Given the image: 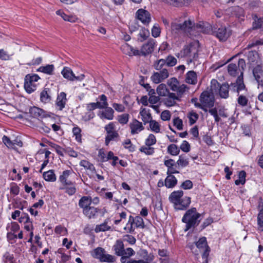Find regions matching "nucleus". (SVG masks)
<instances>
[{"mask_svg": "<svg viewBox=\"0 0 263 263\" xmlns=\"http://www.w3.org/2000/svg\"><path fill=\"white\" fill-rule=\"evenodd\" d=\"M167 84L171 90L176 93H169V96L164 99L163 103L167 107L175 106L177 102L181 101L183 94L187 90V87L185 84H180L178 80L174 77L168 80Z\"/></svg>", "mask_w": 263, "mask_h": 263, "instance_id": "obj_1", "label": "nucleus"}, {"mask_svg": "<svg viewBox=\"0 0 263 263\" xmlns=\"http://www.w3.org/2000/svg\"><path fill=\"white\" fill-rule=\"evenodd\" d=\"M245 66V61L242 59H239L237 64L230 63L228 66V73L230 76L232 77L238 76L236 82L230 84V86L233 88L234 91L239 93L246 88L243 81V70Z\"/></svg>", "mask_w": 263, "mask_h": 263, "instance_id": "obj_2", "label": "nucleus"}, {"mask_svg": "<svg viewBox=\"0 0 263 263\" xmlns=\"http://www.w3.org/2000/svg\"><path fill=\"white\" fill-rule=\"evenodd\" d=\"M195 26V23L191 20L184 21L183 23L178 19H175L172 23L171 30L175 36H178L182 33H189Z\"/></svg>", "mask_w": 263, "mask_h": 263, "instance_id": "obj_3", "label": "nucleus"}, {"mask_svg": "<svg viewBox=\"0 0 263 263\" xmlns=\"http://www.w3.org/2000/svg\"><path fill=\"white\" fill-rule=\"evenodd\" d=\"M183 195L182 191H174L170 195L169 200L174 204V208L176 210H184L191 203V198L188 197L182 198Z\"/></svg>", "mask_w": 263, "mask_h": 263, "instance_id": "obj_4", "label": "nucleus"}, {"mask_svg": "<svg viewBox=\"0 0 263 263\" xmlns=\"http://www.w3.org/2000/svg\"><path fill=\"white\" fill-rule=\"evenodd\" d=\"M201 214L197 212L195 208L188 210L182 218V221L186 224L185 231L198 226L200 221L199 219Z\"/></svg>", "mask_w": 263, "mask_h": 263, "instance_id": "obj_5", "label": "nucleus"}, {"mask_svg": "<svg viewBox=\"0 0 263 263\" xmlns=\"http://www.w3.org/2000/svg\"><path fill=\"white\" fill-rule=\"evenodd\" d=\"M198 49L195 44H191L184 47L180 52L178 54V57H187L190 61L196 59L198 55Z\"/></svg>", "mask_w": 263, "mask_h": 263, "instance_id": "obj_6", "label": "nucleus"}, {"mask_svg": "<svg viewBox=\"0 0 263 263\" xmlns=\"http://www.w3.org/2000/svg\"><path fill=\"white\" fill-rule=\"evenodd\" d=\"M40 78L36 74H28L25 76L24 88L28 93H31L36 89L35 84Z\"/></svg>", "mask_w": 263, "mask_h": 263, "instance_id": "obj_7", "label": "nucleus"}, {"mask_svg": "<svg viewBox=\"0 0 263 263\" xmlns=\"http://www.w3.org/2000/svg\"><path fill=\"white\" fill-rule=\"evenodd\" d=\"M92 255L94 258L99 259L101 262H113L115 260L113 256L105 254L104 249L100 247L95 249Z\"/></svg>", "mask_w": 263, "mask_h": 263, "instance_id": "obj_8", "label": "nucleus"}, {"mask_svg": "<svg viewBox=\"0 0 263 263\" xmlns=\"http://www.w3.org/2000/svg\"><path fill=\"white\" fill-rule=\"evenodd\" d=\"M104 128L107 133L105 143L106 145H108L111 141L115 140L119 137V134L116 130V126L114 122H110Z\"/></svg>", "mask_w": 263, "mask_h": 263, "instance_id": "obj_9", "label": "nucleus"}, {"mask_svg": "<svg viewBox=\"0 0 263 263\" xmlns=\"http://www.w3.org/2000/svg\"><path fill=\"white\" fill-rule=\"evenodd\" d=\"M169 77L168 70L164 68L160 72H154L151 76L152 81L155 84H159Z\"/></svg>", "mask_w": 263, "mask_h": 263, "instance_id": "obj_10", "label": "nucleus"}, {"mask_svg": "<svg viewBox=\"0 0 263 263\" xmlns=\"http://www.w3.org/2000/svg\"><path fill=\"white\" fill-rule=\"evenodd\" d=\"M136 16L137 19L145 25L148 24L151 21V14L144 9H138L136 13Z\"/></svg>", "mask_w": 263, "mask_h": 263, "instance_id": "obj_11", "label": "nucleus"}, {"mask_svg": "<svg viewBox=\"0 0 263 263\" xmlns=\"http://www.w3.org/2000/svg\"><path fill=\"white\" fill-rule=\"evenodd\" d=\"M253 74L258 86L263 87V66L256 65L253 69Z\"/></svg>", "mask_w": 263, "mask_h": 263, "instance_id": "obj_12", "label": "nucleus"}, {"mask_svg": "<svg viewBox=\"0 0 263 263\" xmlns=\"http://www.w3.org/2000/svg\"><path fill=\"white\" fill-rule=\"evenodd\" d=\"M128 223L130 224V227L129 228V232L131 233L134 231V229L133 228V224H135L137 228H144V223L142 217L140 216H136L134 218L133 216H130L128 219V222L127 224V226Z\"/></svg>", "mask_w": 263, "mask_h": 263, "instance_id": "obj_13", "label": "nucleus"}, {"mask_svg": "<svg viewBox=\"0 0 263 263\" xmlns=\"http://www.w3.org/2000/svg\"><path fill=\"white\" fill-rule=\"evenodd\" d=\"M214 34L220 41H225L230 36L231 32L226 27H221L214 32Z\"/></svg>", "mask_w": 263, "mask_h": 263, "instance_id": "obj_14", "label": "nucleus"}, {"mask_svg": "<svg viewBox=\"0 0 263 263\" xmlns=\"http://www.w3.org/2000/svg\"><path fill=\"white\" fill-rule=\"evenodd\" d=\"M129 127L132 135L138 134L144 129L142 122L137 119H133L132 121L129 124Z\"/></svg>", "mask_w": 263, "mask_h": 263, "instance_id": "obj_15", "label": "nucleus"}, {"mask_svg": "<svg viewBox=\"0 0 263 263\" xmlns=\"http://www.w3.org/2000/svg\"><path fill=\"white\" fill-rule=\"evenodd\" d=\"M67 101L66 94L64 92H60L55 101L56 108L59 110H62L65 108Z\"/></svg>", "mask_w": 263, "mask_h": 263, "instance_id": "obj_16", "label": "nucleus"}, {"mask_svg": "<svg viewBox=\"0 0 263 263\" xmlns=\"http://www.w3.org/2000/svg\"><path fill=\"white\" fill-rule=\"evenodd\" d=\"M155 42L153 40H149L146 44H144L140 51V55L145 56L151 53L154 49Z\"/></svg>", "mask_w": 263, "mask_h": 263, "instance_id": "obj_17", "label": "nucleus"}, {"mask_svg": "<svg viewBox=\"0 0 263 263\" xmlns=\"http://www.w3.org/2000/svg\"><path fill=\"white\" fill-rule=\"evenodd\" d=\"M104 110L100 111L98 116L101 119H107L108 120H112L114 118V111L113 109L109 107L104 108Z\"/></svg>", "mask_w": 263, "mask_h": 263, "instance_id": "obj_18", "label": "nucleus"}, {"mask_svg": "<svg viewBox=\"0 0 263 263\" xmlns=\"http://www.w3.org/2000/svg\"><path fill=\"white\" fill-rule=\"evenodd\" d=\"M229 89L234 91L233 88L227 83H223L220 85L218 93L221 98L227 99L229 96Z\"/></svg>", "mask_w": 263, "mask_h": 263, "instance_id": "obj_19", "label": "nucleus"}, {"mask_svg": "<svg viewBox=\"0 0 263 263\" xmlns=\"http://www.w3.org/2000/svg\"><path fill=\"white\" fill-rule=\"evenodd\" d=\"M121 50L125 54L129 56L140 55V51L125 43L121 46Z\"/></svg>", "mask_w": 263, "mask_h": 263, "instance_id": "obj_20", "label": "nucleus"}, {"mask_svg": "<svg viewBox=\"0 0 263 263\" xmlns=\"http://www.w3.org/2000/svg\"><path fill=\"white\" fill-rule=\"evenodd\" d=\"M73 173L71 170H65L63 172L62 174L59 177L60 182L64 185H72V182L68 180L69 176Z\"/></svg>", "mask_w": 263, "mask_h": 263, "instance_id": "obj_21", "label": "nucleus"}, {"mask_svg": "<svg viewBox=\"0 0 263 263\" xmlns=\"http://www.w3.org/2000/svg\"><path fill=\"white\" fill-rule=\"evenodd\" d=\"M200 101L202 104L206 106H213L214 104V100L210 97L208 91H204L201 94Z\"/></svg>", "mask_w": 263, "mask_h": 263, "instance_id": "obj_22", "label": "nucleus"}, {"mask_svg": "<svg viewBox=\"0 0 263 263\" xmlns=\"http://www.w3.org/2000/svg\"><path fill=\"white\" fill-rule=\"evenodd\" d=\"M30 113L34 118H43L46 117L45 111L44 110L35 106L30 109Z\"/></svg>", "mask_w": 263, "mask_h": 263, "instance_id": "obj_23", "label": "nucleus"}, {"mask_svg": "<svg viewBox=\"0 0 263 263\" xmlns=\"http://www.w3.org/2000/svg\"><path fill=\"white\" fill-rule=\"evenodd\" d=\"M40 100L44 104H47L51 101L49 89L45 88L40 93Z\"/></svg>", "mask_w": 263, "mask_h": 263, "instance_id": "obj_24", "label": "nucleus"}, {"mask_svg": "<svg viewBox=\"0 0 263 263\" xmlns=\"http://www.w3.org/2000/svg\"><path fill=\"white\" fill-rule=\"evenodd\" d=\"M165 165L167 167V174H172L178 173L179 172L177 171L175 168L174 167L175 161L174 160L170 159L167 160H165L164 161Z\"/></svg>", "mask_w": 263, "mask_h": 263, "instance_id": "obj_25", "label": "nucleus"}, {"mask_svg": "<svg viewBox=\"0 0 263 263\" xmlns=\"http://www.w3.org/2000/svg\"><path fill=\"white\" fill-rule=\"evenodd\" d=\"M156 91L159 96L165 97V98L169 96V93H171L166 85L164 84L159 85L156 89Z\"/></svg>", "mask_w": 263, "mask_h": 263, "instance_id": "obj_26", "label": "nucleus"}, {"mask_svg": "<svg viewBox=\"0 0 263 263\" xmlns=\"http://www.w3.org/2000/svg\"><path fill=\"white\" fill-rule=\"evenodd\" d=\"M61 73L65 79L71 81H73L75 75L70 68L67 67H64L61 71Z\"/></svg>", "mask_w": 263, "mask_h": 263, "instance_id": "obj_27", "label": "nucleus"}, {"mask_svg": "<svg viewBox=\"0 0 263 263\" xmlns=\"http://www.w3.org/2000/svg\"><path fill=\"white\" fill-rule=\"evenodd\" d=\"M113 248L116 255L118 256H122L123 255L124 245L122 240H117L113 246Z\"/></svg>", "mask_w": 263, "mask_h": 263, "instance_id": "obj_28", "label": "nucleus"}, {"mask_svg": "<svg viewBox=\"0 0 263 263\" xmlns=\"http://www.w3.org/2000/svg\"><path fill=\"white\" fill-rule=\"evenodd\" d=\"M177 182V180L176 177L170 174L168 175L165 180V185L167 188H172L175 186Z\"/></svg>", "mask_w": 263, "mask_h": 263, "instance_id": "obj_29", "label": "nucleus"}, {"mask_svg": "<svg viewBox=\"0 0 263 263\" xmlns=\"http://www.w3.org/2000/svg\"><path fill=\"white\" fill-rule=\"evenodd\" d=\"M140 115L142 117V120L144 124L148 123L152 119V116L149 110L146 108H142L140 111Z\"/></svg>", "mask_w": 263, "mask_h": 263, "instance_id": "obj_30", "label": "nucleus"}, {"mask_svg": "<svg viewBox=\"0 0 263 263\" xmlns=\"http://www.w3.org/2000/svg\"><path fill=\"white\" fill-rule=\"evenodd\" d=\"M54 69V65L52 64H48L46 66H42L40 67L37 69V71L39 72H42L43 73L51 75L53 74V72Z\"/></svg>", "mask_w": 263, "mask_h": 263, "instance_id": "obj_31", "label": "nucleus"}, {"mask_svg": "<svg viewBox=\"0 0 263 263\" xmlns=\"http://www.w3.org/2000/svg\"><path fill=\"white\" fill-rule=\"evenodd\" d=\"M98 212L97 209L93 206H89L83 211V214L89 219L94 218Z\"/></svg>", "mask_w": 263, "mask_h": 263, "instance_id": "obj_32", "label": "nucleus"}, {"mask_svg": "<svg viewBox=\"0 0 263 263\" xmlns=\"http://www.w3.org/2000/svg\"><path fill=\"white\" fill-rule=\"evenodd\" d=\"M186 82L191 84H194L197 81L196 73L193 71H189L186 76Z\"/></svg>", "mask_w": 263, "mask_h": 263, "instance_id": "obj_33", "label": "nucleus"}, {"mask_svg": "<svg viewBox=\"0 0 263 263\" xmlns=\"http://www.w3.org/2000/svg\"><path fill=\"white\" fill-rule=\"evenodd\" d=\"M91 202V199L90 197L84 196L80 199L79 205L84 210L90 206Z\"/></svg>", "mask_w": 263, "mask_h": 263, "instance_id": "obj_34", "label": "nucleus"}, {"mask_svg": "<svg viewBox=\"0 0 263 263\" xmlns=\"http://www.w3.org/2000/svg\"><path fill=\"white\" fill-rule=\"evenodd\" d=\"M108 220H105L104 222L100 224L97 225L95 229V231L96 233H99L100 232H104L106 231H108L110 229V227L107 225Z\"/></svg>", "mask_w": 263, "mask_h": 263, "instance_id": "obj_35", "label": "nucleus"}, {"mask_svg": "<svg viewBox=\"0 0 263 263\" xmlns=\"http://www.w3.org/2000/svg\"><path fill=\"white\" fill-rule=\"evenodd\" d=\"M100 101H97V103L99 106V109H104L108 106L107 99L105 95H101L99 97Z\"/></svg>", "mask_w": 263, "mask_h": 263, "instance_id": "obj_36", "label": "nucleus"}, {"mask_svg": "<svg viewBox=\"0 0 263 263\" xmlns=\"http://www.w3.org/2000/svg\"><path fill=\"white\" fill-rule=\"evenodd\" d=\"M43 177L47 181L54 182L56 180V176L53 170L44 172Z\"/></svg>", "mask_w": 263, "mask_h": 263, "instance_id": "obj_37", "label": "nucleus"}, {"mask_svg": "<svg viewBox=\"0 0 263 263\" xmlns=\"http://www.w3.org/2000/svg\"><path fill=\"white\" fill-rule=\"evenodd\" d=\"M254 22L252 24L253 29H257L261 28L263 25V21L261 18H258L256 14L253 15Z\"/></svg>", "mask_w": 263, "mask_h": 263, "instance_id": "obj_38", "label": "nucleus"}, {"mask_svg": "<svg viewBox=\"0 0 263 263\" xmlns=\"http://www.w3.org/2000/svg\"><path fill=\"white\" fill-rule=\"evenodd\" d=\"M167 152L172 156H177L180 153V148L174 144H171L167 147Z\"/></svg>", "mask_w": 263, "mask_h": 263, "instance_id": "obj_39", "label": "nucleus"}, {"mask_svg": "<svg viewBox=\"0 0 263 263\" xmlns=\"http://www.w3.org/2000/svg\"><path fill=\"white\" fill-rule=\"evenodd\" d=\"M151 130L155 133H159L160 132V125L158 122L151 120L149 122Z\"/></svg>", "mask_w": 263, "mask_h": 263, "instance_id": "obj_40", "label": "nucleus"}, {"mask_svg": "<svg viewBox=\"0 0 263 263\" xmlns=\"http://www.w3.org/2000/svg\"><path fill=\"white\" fill-rule=\"evenodd\" d=\"M80 165L91 172H94L96 171L94 165L90 162L85 160H81L80 162Z\"/></svg>", "mask_w": 263, "mask_h": 263, "instance_id": "obj_41", "label": "nucleus"}, {"mask_svg": "<svg viewBox=\"0 0 263 263\" xmlns=\"http://www.w3.org/2000/svg\"><path fill=\"white\" fill-rule=\"evenodd\" d=\"M220 85L215 79H212L211 82V91L213 94H217L220 88Z\"/></svg>", "mask_w": 263, "mask_h": 263, "instance_id": "obj_42", "label": "nucleus"}, {"mask_svg": "<svg viewBox=\"0 0 263 263\" xmlns=\"http://www.w3.org/2000/svg\"><path fill=\"white\" fill-rule=\"evenodd\" d=\"M237 93L238 96L237 98L238 104L242 107H245L247 106L249 102L248 98L243 95H239V92Z\"/></svg>", "mask_w": 263, "mask_h": 263, "instance_id": "obj_43", "label": "nucleus"}, {"mask_svg": "<svg viewBox=\"0 0 263 263\" xmlns=\"http://www.w3.org/2000/svg\"><path fill=\"white\" fill-rule=\"evenodd\" d=\"M139 151L141 152L144 153L146 155H152L154 154L155 152V149L154 147L149 146H147L146 145L141 146L140 148Z\"/></svg>", "mask_w": 263, "mask_h": 263, "instance_id": "obj_44", "label": "nucleus"}, {"mask_svg": "<svg viewBox=\"0 0 263 263\" xmlns=\"http://www.w3.org/2000/svg\"><path fill=\"white\" fill-rule=\"evenodd\" d=\"M129 115L127 113L122 114L117 116L118 121L121 124H126L129 120Z\"/></svg>", "mask_w": 263, "mask_h": 263, "instance_id": "obj_45", "label": "nucleus"}, {"mask_svg": "<svg viewBox=\"0 0 263 263\" xmlns=\"http://www.w3.org/2000/svg\"><path fill=\"white\" fill-rule=\"evenodd\" d=\"M8 229H9V230H8L7 235L9 236L10 235H12V233H14L17 232L20 230V226L17 222H13L11 223Z\"/></svg>", "mask_w": 263, "mask_h": 263, "instance_id": "obj_46", "label": "nucleus"}, {"mask_svg": "<svg viewBox=\"0 0 263 263\" xmlns=\"http://www.w3.org/2000/svg\"><path fill=\"white\" fill-rule=\"evenodd\" d=\"M197 247L200 249H205L206 247H209L207 245L206 238L203 237L200 238L199 240L196 243Z\"/></svg>", "mask_w": 263, "mask_h": 263, "instance_id": "obj_47", "label": "nucleus"}, {"mask_svg": "<svg viewBox=\"0 0 263 263\" xmlns=\"http://www.w3.org/2000/svg\"><path fill=\"white\" fill-rule=\"evenodd\" d=\"M156 137L152 134L148 135L147 138L145 139V144L147 146H151L156 143Z\"/></svg>", "mask_w": 263, "mask_h": 263, "instance_id": "obj_48", "label": "nucleus"}, {"mask_svg": "<svg viewBox=\"0 0 263 263\" xmlns=\"http://www.w3.org/2000/svg\"><path fill=\"white\" fill-rule=\"evenodd\" d=\"M163 2L168 3L175 7H179L184 5V0H162Z\"/></svg>", "mask_w": 263, "mask_h": 263, "instance_id": "obj_49", "label": "nucleus"}, {"mask_svg": "<svg viewBox=\"0 0 263 263\" xmlns=\"http://www.w3.org/2000/svg\"><path fill=\"white\" fill-rule=\"evenodd\" d=\"M166 64V61L165 59H160L156 61L154 64V67L157 70H161L163 66Z\"/></svg>", "mask_w": 263, "mask_h": 263, "instance_id": "obj_50", "label": "nucleus"}, {"mask_svg": "<svg viewBox=\"0 0 263 263\" xmlns=\"http://www.w3.org/2000/svg\"><path fill=\"white\" fill-rule=\"evenodd\" d=\"M177 163L182 167H185L189 164L188 159L183 155H180L177 161Z\"/></svg>", "mask_w": 263, "mask_h": 263, "instance_id": "obj_51", "label": "nucleus"}, {"mask_svg": "<svg viewBox=\"0 0 263 263\" xmlns=\"http://www.w3.org/2000/svg\"><path fill=\"white\" fill-rule=\"evenodd\" d=\"M188 118L189 119V123L190 125H193L198 119V115L197 113L192 111L189 113Z\"/></svg>", "mask_w": 263, "mask_h": 263, "instance_id": "obj_52", "label": "nucleus"}, {"mask_svg": "<svg viewBox=\"0 0 263 263\" xmlns=\"http://www.w3.org/2000/svg\"><path fill=\"white\" fill-rule=\"evenodd\" d=\"M165 60L166 65L170 67L175 66L177 63V59L172 55H168Z\"/></svg>", "mask_w": 263, "mask_h": 263, "instance_id": "obj_53", "label": "nucleus"}, {"mask_svg": "<svg viewBox=\"0 0 263 263\" xmlns=\"http://www.w3.org/2000/svg\"><path fill=\"white\" fill-rule=\"evenodd\" d=\"M257 224L259 229L263 231V210H260L258 214Z\"/></svg>", "mask_w": 263, "mask_h": 263, "instance_id": "obj_54", "label": "nucleus"}, {"mask_svg": "<svg viewBox=\"0 0 263 263\" xmlns=\"http://www.w3.org/2000/svg\"><path fill=\"white\" fill-rule=\"evenodd\" d=\"M2 141L7 147L14 149V145L12 143V140H11L7 136H4L2 138Z\"/></svg>", "mask_w": 263, "mask_h": 263, "instance_id": "obj_55", "label": "nucleus"}, {"mask_svg": "<svg viewBox=\"0 0 263 263\" xmlns=\"http://www.w3.org/2000/svg\"><path fill=\"white\" fill-rule=\"evenodd\" d=\"M161 32L160 28L158 24H155L152 29V34L154 37L160 35Z\"/></svg>", "mask_w": 263, "mask_h": 263, "instance_id": "obj_56", "label": "nucleus"}, {"mask_svg": "<svg viewBox=\"0 0 263 263\" xmlns=\"http://www.w3.org/2000/svg\"><path fill=\"white\" fill-rule=\"evenodd\" d=\"M81 129L78 127H74L72 129V133L76 136V139L77 141H81Z\"/></svg>", "mask_w": 263, "mask_h": 263, "instance_id": "obj_57", "label": "nucleus"}, {"mask_svg": "<svg viewBox=\"0 0 263 263\" xmlns=\"http://www.w3.org/2000/svg\"><path fill=\"white\" fill-rule=\"evenodd\" d=\"M174 125L176 126V127L178 130H181L183 128V123L182 121L179 118L177 117L174 119L173 120Z\"/></svg>", "mask_w": 263, "mask_h": 263, "instance_id": "obj_58", "label": "nucleus"}, {"mask_svg": "<svg viewBox=\"0 0 263 263\" xmlns=\"http://www.w3.org/2000/svg\"><path fill=\"white\" fill-rule=\"evenodd\" d=\"M54 232L57 234L64 235L67 232V229L61 226H58L55 227Z\"/></svg>", "mask_w": 263, "mask_h": 263, "instance_id": "obj_59", "label": "nucleus"}, {"mask_svg": "<svg viewBox=\"0 0 263 263\" xmlns=\"http://www.w3.org/2000/svg\"><path fill=\"white\" fill-rule=\"evenodd\" d=\"M180 148L184 152L187 153L190 151V145L189 143L184 140L180 146Z\"/></svg>", "mask_w": 263, "mask_h": 263, "instance_id": "obj_60", "label": "nucleus"}, {"mask_svg": "<svg viewBox=\"0 0 263 263\" xmlns=\"http://www.w3.org/2000/svg\"><path fill=\"white\" fill-rule=\"evenodd\" d=\"M123 145L125 148L128 149L129 151L133 152L134 151V147L133 146L130 139H126L123 143Z\"/></svg>", "mask_w": 263, "mask_h": 263, "instance_id": "obj_61", "label": "nucleus"}, {"mask_svg": "<svg viewBox=\"0 0 263 263\" xmlns=\"http://www.w3.org/2000/svg\"><path fill=\"white\" fill-rule=\"evenodd\" d=\"M62 18L64 21H68L71 23H74L78 20V18L76 16L73 15H67L66 14H64L62 16Z\"/></svg>", "mask_w": 263, "mask_h": 263, "instance_id": "obj_62", "label": "nucleus"}, {"mask_svg": "<svg viewBox=\"0 0 263 263\" xmlns=\"http://www.w3.org/2000/svg\"><path fill=\"white\" fill-rule=\"evenodd\" d=\"M113 108L118 112H123L125 110V107L121 104L114 103L112 104Z\"/></svg>", "mask_w": 263, "mask_h": 263, "instance_id": "obj_63", "label": "nucleus"}, {"mask_svg": "<svg viewBox=\"0 0 263 263\" xmlns=\"http://www.w3.org/2000/svg\"><path fill=\"white\" fill-rule=\"evenodd\" d=\"M161 118L163 121H167L170 120V112L168 110L163 111L161 114Z\"/></svg>", "mask_w": 263, "mask_h": 263, "instance_id": "obj_64", "label": "nucleus"}]
</instances>
